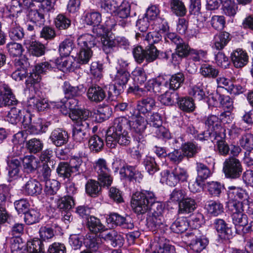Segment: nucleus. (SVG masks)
I'll list each match as a JSON object with an SVG mask.
<instances>
[{"label":"nucleus","instance_id":"f257e3e1","mask_svg":"<svg viewBox=\"0 0 253 253\" xmlns=\"http://www.w3.org/2000/svg\"><path fill=\"white\" fill-rule=\"evenodd\" d=\"M131 206L138 214H143L150 211L152 216H163L164 207L162 203L156 201L153 192L149 191H137L131 198Z\"/></svg>","mask_w":253,"mask_h":253},{"label":"nucleus","instance_id":"f03ea898","mask_svg":"<svg viewBox=\"0 0 253 253\" xmlns=\"http://www.w3.org/2000/svg\"><path fill=\"white\" fill-rule=\"evenodd\" d=\"M130 127V121L125 117L116 118L106 132V145L110 148H114L117 144L128 146L131 138L126 131Z\"/></svg>","mask_w":253,"mask_h":253},{"label":"nucleus","instance_id":"7ed1b4c3","mask_svg":"<svg viewBox=\"0 0 253 253\" xmlns=\"http://www.w3.org/2000/svg\"><path fill=\"white\" fill-rule=\"evenodd\" d=\"M94 169L97 173L98 181L90 179L85 184L86 193L92 197L99 195L102 186H110L113 180L111 174V170L104 159H99L94 165Z\"/></svg>","mask_w":253,"mask_h":253},{"label":"nucleus","instance_id":"20e7f679","mask_svg":"<svg viewBox=\"0 0 253 253\" xmlns=\"http://www.w3.org/2000/svg\"><path fill=\"white\" fill-rule=\"evenodd\" d=\"M96 38L92 35L85 34L80 36L77 39V44L79 48L77 61L79 64H87L93 55L91 48L97 43Z\"/></svg>","mask_w":253,"mask_h":253},{"label":"nucleus","instance_id":"39448f33","mask_svg":"<svg viewBox=\"0 0 253 253\" xmlns=\"http://www.w3.org/2000/svg\"><path fill=\"white\" fill-rule=\"evenodd\" d=\"M21 12L18 10L16 14L9 13L3 18V25L7 30L9 38L13 41L22 40L25 37L24 29L17 20L18 14Z\"/></svg>","mask_w":253,"mask_h":253},{"label":"nucleus","instance_id":"423d86ee","mask_svg":"<svg viewBox=\"0 0 253 253\" xmlns=\"http://www.w3.org/2000/svg\"><path fill=\"white\" fill-rule=\"evenodd\" d=\"M130 75L127 71L117 70L113 84L110 85L108 98L113 100L124 92Z\"/></svg>","mask_w":253,"mask_h":253},{"label":"nucleus","instance_id":"0eeeda50","mask_svg":"<svg viewBox=\"0 0 253 253\" xmlns=\"http://www.w3.org/2000/svg\"><path fill=\"white\" fill-rule=\"evenodd\" d=\"M57 108H60L63 109L62 113L66 115L69 113V116L71 118H75L74 116H79L80 113L84 111H86L85 109H80L78 108L79 100L77 97H71L66 98L61 100L60 102L56 101Z\"/></svg>","mask_w":253,"mask_h":253},{"label":"nucleus","instance_id":"6e6552de","mask_svg":"<svg viewBox=\"0 0 253 253\" xmlns=\"http://www.w3.org/2000/svg\"><path fill=\"white\" fill-rule=\"evenodd\" d=\"M243 168L240 160L234 157L226 159L223 165V171L225 177L231 179L239 178L242 173Z\"/></svg>","mask_w":253,"mask_h":253},{"label":"nucleus","instance_id":"1a4fd4ad","mask_svg":"<svg viewBox=\"0 0 253 253\" xmlns=\"http://www.w3.org/2000/svg\"><path fill=\"white\" fill-rule=\"evenodd\" d=\"M18 103L9 86L5 84H0V107L16 105Z\"/></svg>","mask_w":253,"mask_h":253},{"label":"nucleus","instance_id":"9d476101","mask_svg":"<svg viewBox=\"0 0 253 253\" xmlns=\"http://www.w3.org/2000/svg\"><path fill=\"white\" fill-rule=\"evenodd\" d=\"M174 215L171 212H168L166 215V219H165L163 216H151L147 220V226L148 228L153 232H157L161 230L165 225L170 223V218L173 217Z\"/></svg>","mask_w":253,"mask_h":253},{"label":"nucleus","instance_id":"9b49d317","mask_svg":"<svg viewBox=\"0 0 253 253\" xmlns=\"http://www.w3.org/2000/svg\"><path fill=\"white\" fill-rule=\"evenodd\" d=\"M107 221L124 229H131L134 227L132 220L128 215L123 216L117 213H112L107 217Z\"/></svg>","mask_w":253,"mask_h":253},{"label":"nucleus","instance_id":"f8f14e48","mask_svg":"<svg viewBox=\"0 0 253 253\" xmlns=\"http://www.w3.org/2000/svg\"><path fill=\"white\" fill-rule=\"evenodd\" d=\"M191 47L188 43L183 40L176 45L175 52L171 54V62L173 64L179 63L183 58H187L189 56Z\"/></svg>","mask_w":253,"mask_h":253},{"label":"nucleus","instance_id":"ddd939ff","mask_svg":"<svg viewBox=\"0 0 253 253\" xmlns=\"http://www.w3.org/2000/svg\"><path fill=\"white\" fill-rule=\"evenodd\" d=\"M122 177L126 178L129 181L140 183L142 179L143 175L136 169L135 167L126 165L123 166L120 170Z\"/></svg>","mask_w":253,"mask_h":253},{"label":"nucleus","instance_id":"4468645a","mask_svg":"<svg viewBox=\"0 0 253 253\" xmlns=\"http://www.w3.org/2000/svg\"><path fill=\"white\" fill-rule=\"evenodd\" d=\"M196 170L197 176L195 184L201 188L204 185V181L211 175V171L207 165L201 162L196 163Z\"/></svg>","mask_w":253,"mask_h":253},{"label":"nucleus","instance_id":"2eb2a0df","mask_svg":"<svg viewBox=\"0 0 253 253\" xmlns=\"http://www.w3.org/2000/svg\"><path fill=\"white\" fill-rule=\"evenodd\" d=\"M87 96L90 101L99 103L105 98L106 95L103 87L93 84L88 89Z\"/></svg>","mask_w":253,"mask_h":253},{"label":"nucleus","instance_id":"dca6fc26","mask_svg":"<svg viewBox=\"0 0 253 253\" xmlns=\"http://www.w3.org/2000/svg\"><path fill=\"white\" fill-rule=\"evenodd\" d=\"M101 238L109 242L113 247H121L123 244L124 238L123 236L117 233L115 230H107L100 235Z\"/></svg>","mask_w":253,"mask_h":253},{"label":"nucleus","instance_id":"f3484780","mask_svg":"<svg viewBox=\"0 0 253 253\" xmlns=\"http://www.w3.org/2000/svg\"><path fill=\"white\" fill-rule=\"evenodd\" d=\"M231 60L236 68H241L245 66L248 62V55L242 49H237L233 51L230 55Z\"/></svg>","mask_w":253,"mask_h":253},{"label":"nucleus","instance_id":"a211bd4d","mask_svg":"<svg viewBox=\"0 0 253 253\" xmlns=\"http://www.w3.org/2000/svg\"><path fill=\"white\" fill-rule=\"evenodd\" d=\"M68 134L67 131L61 128L53 130L49 136L52 143L57 147H61L68 141Z\"/></svg>","mask_w":253,"mask_h":253},{"label":"nucleus","instance_id":"6ab92c4d","mask_svg":"<svg viewBox=\"0 0 253 253\" xmlns=\"http://www.w3.org/2000/svg\"><path fill=\"white\" fill-rule=\"evenodd\" d=\"M156 102L154 98L147 97L137 101V109L142 115L146 116L156 107Z\"/></svg>","mask_w":253,"mask_h":253},{"label":"nucleus","instance_id":"aec40b11","mask_svg":"<svg viewBox=\"0 0 253 253\" xmlns=\"http://www.w3.org/2000/svg\"><path fill=\"white\" fill-rule=\"evenodd\" d=\"M231 217L236 232L238 234H242L245 226L248 222V216L243 212H236L232 214Z\"/></svg>","mask_w":253,"mask_h":253},{"label":"nucleus","instance_id":"412c9836","mask_svg":"<svg viewBox=\"0 0 253 253\" xmlns=\"http://www.w3.org/2000/svg\"><path fill=\"white\" fill-rule=\"evenodd\" d=\"M25 194L37 196L42 193V184L37 180L30 178L22 187Z\"/></svg>","mask_w":253,"mask_h":253},{"label":"nucleus","instance_id":"4be33fe9","mask_svg":"<svg viewBox=\"0 0 253 253\" xmlns=\"http://www.w3.org/2000/svg\"><path fill=\"white\" fill-rule=\"evenodd\" d=\"M205 124L208 129L218 132L221 136H224L225 129L222 126L221 121L217 116L213 115L208 116Z\"/></svg>","mask_w":253,"mask_h":253},{"label":"nucleus","instance_id":"5701e85b","mask_svg":"<svg viewBox=\"0 0 253 253\" xmlns=\"http://www.w3.org/2000/svg\"><path fill=\"white\" fill-rule=\"evenodd\" d=\"M90 115H91V112L86 110L84 111L79 116H74L75 118H71L72 120L76 121L74 128L89 131L90 121L88 118Z\"/></svg>","mask_w":253,"mask_h":253},{"label":"nucleus","instance_id":"b1692460","mask_svg":"<svg viewBox=\"0 0 253 253\" xmlns=\"http://www.w3.org/2000/svg\"><path fill=\"white\" fill-rule=\"evenodd\" d=\"M213 225L219 234V236L224 239H229L232 236V231L231 227H228L226 222L222 219L216 218L213 222Z\"/></svg>","mask_w":253,"mask_h":253},{"label":"nucleus","instance_id":"393cba45","mask_svg":"<svg viewBox=\"0 0 253 253\" xmlns=\"http://www.w3.org/2000/svg\"><path fill=\"white\" fill-rule=\"evenodd\" d=\"M164 238H157L152 244V249L157 253H175L174 246L167 244Z\"/></svg>","mask_w":253,"mask_h":253},{"label":"nucleus","instance_id":"a878e982","mask_svg":"<svg viewBox=\"0 0 253 253\" xmlns=\"http://www.w3.org/2000/svg\"><path fill=\"white\" fill-rule=\"evenodd\" d=\"M45 13L42 12L40 9H30L28 12V18L29 20L33 22L35 26L40 27L43 25L45 22Z\"/></svg>","mask_w":253,"mask_h":253},{"label":"nucleus","instance_id":"bb28decb","mask_svg":"<svg viewBox=\"0 0 253 253\" xmlns=\"http://www.w3.org/2000/svg\"><path fill=\"white\" fill-rule=\"evenodd\" d=\"M179 212L182 214H188L194 211L197 205L194 199L185 198L179 203Z\"/></svg>","mask_w":253,"mask_h":253},{"label":"nucleus","instance_id":"cd10ccee","mask_svg":"<svg viewBox=\"0 0 253 253\" xmlns=\"http://www.w3.org/2000/svg\"><path fill=\"white\" fill-rule=\"evenodd\" d=\"M87 225L89 231L95 234L98 233L102 234L107 230L105 226L101 222L100 220L93 216H91L87 219Z\"/></svg>","mask_w":253,"mask_h":253},{"label":"nucleus","instance_id":"c85d7f7f","mask_svg":"<svg viewBox=\"0 0 253 253\" xmlns=\"http://www.w3.org/2000/svg\"><path fill=\"white\" fill-rule=\"evenodd\" d=\"M24 171L27 173L34 172L38 167L39 162L33 155L25 156L21 159Z\"/></svg>","mask_w":253,"mask_h":253},{"label":"nucleus","instance_id":"c756f323","mask_svg":"<svg viewBox=\"0 0 253 253\" xmlns=\"http://www.w3.org/2000/svg\"><path fill=\"white\" fill-rule=\"evenodd\" d=\"M25 146L30 153L37 154L42 151L43 143L40 139L34 138L26 141Z\"/></svg>","mask_w":253,"mask_h":253},{"label":"nucleus","instance_id":"7c9ffc66","mask_svg":"<svg viewBox=\"0 0 253 253\" xmlns=\"http://www.w3.org/2000/svg\"><path fill=\"white\" fill-rule=\"evenodd\" d=\"M10 248L13 253H27V243L23 241L20 237L10 239Z\"/></svg>","mask_w":253,"mask_h":253},{"label":"nucleus","instance_id":"2f4dec72","mask_svg":"<svg viewBox=\"0 0 253 253\" xmlns=\"http://www.w3.org/2000/svg\"><path fill=\"white\" fill-rule=\"evenodd\" d=\"M230 34L226 32L219 33L214 36V46L217 50L222 49L230 41Z\"/></svg>","mask_w":253,"mask_h":253},{"label":"nucleus","instance_id":"473e14b6","mask_svg":"<svg viewBox=\"0 0 253 253\" xmlns=\"http://www.w3.org/2000/svg\"><path fill=\"white\" fill-rule=\"evenodd\" d=\"M179 99L178 93L174 90L167 91L159 96L160 101L164 105L171 106L177 103Z\"/></svg>","mask_w":253,"mask_h":253},{"label":"nucleus","instance_id":"72a5a7b5","mask_svg":"<svg viewBox=\"0 0 253 253\" xmlns=\"http://www.w3.org/2000/svg\"><path fill=\"white\" fill-rule=\"evenodd\" d=\"M8 175L11 178L10 180L17 179L21 168V161L17 159H13L8 163Z\"/></svg>","mask_w":253,"mask_h":253},{"label":"nucleus","instance_id":"f704fd0d","mask_svg":"<svg viewBox=\"0 0 253 253\" xmlns=\"http://www.w3.org/2000/svg\"><path fill=\"white\" fill-rule=\"evenodd\" d=\"M205 209L209 213L213 216L218 215L222 213L224 210L222 204L215 201L207 202L205 205Z\"/></svg>","mask_w":253,"mask_h":253},{"label":"nucleus","instance_id":"c9c22d12","mask_svg":"<svg viewBox=\"0 0 253 253\" xmlns=\"http://www.w3.org/2000/svg\"><path fill=\"white\" fill-rule=\"evenodd\" d=\"M88 146L91 152L95 153H98L103 148V139L97 135H94L89 139Z\"/></svg>","mask_w":253,"mask_h":253},{"label":"nucleus","instance_id":"e433bc0d","mask_svg":"<svg viewBox=\"0 0 253 253\" xmlns=\"http://www.w3.org/2000/svg\"><path fill=\"white\" fill-rule=\"evenodd\" d=\"M177 103L178 107L186 112H192L195 108L193 99L189 97H179Z\"/></svg>","mask_w":253,"mask_h":253},{"label":"nucleus","instance_id":"4c0bfd02","mask_svg":"<svg viewBox=\"0 0 253 253\" xmlns=\"http://www.w3.org/2000/svg\"><path fill=\"white\" fill-rule=\"evenodd\" d=\"M227 194L230 200L237 201L246 197V193L244 190L235 186H229L228 188Z\"/></svg>","mask_w":253,"mask_h":253},{"label":"nucleus","instance_id":"58836bf2","mask_svg":"<svg viewBox=\"0 0 253 253\" xmlns=\"http://www.w3.org/2000/svg\"><path fill=\"white\" fill-rule=\"evenodd\" d=\"M28 50L30 54L40 57L44 54L45 46L39 42L32 41L28 47Z\"/></svg>","mask_w":253,"mask_h":253},{"label":"nucleus","instance_id":"ea45409f","mask_svg":"<svg viewBox=\"0 0 253 253\" xmlns=\"http://www.w3.org/2000/svg\"><path fill=\"white\" fill-rule=\"evenodd\" d=\"M185 76L181 72L172 75L169 79V87L170 89L175 90L179 88L183 84Z\"/></svg>","mask_w":253,"mask_h":253},{"label":"nucleus","instance_id":"a19ab883","mask_svg":"<svg viewBox=\"0 0 253 253\" xmlns=\"http://www.w3.org/2000/svg\"><path fill=\"white\" fill-rule=\"evenodd\" d=\"M74 200L72 196H65L57 199V206L60 210L69 211L74 206Z\"/></svg>","mask_w":253,"mask_h":253},{"label":"nucleus","instance_id":"79ce46f5","mask_svg":"<svg viewBox=\"0 0 253 253\" xmlns=\"http://www.w3.org/2000/svg\"><path fill=\"white\" fill-rule=\"evenodd\" d=\"M170 6L172 13L178 16H184L186 14V8L181 0H170Z\"/></svg>","mask_w":253,"mask_h":253},{"label":"nucleus","instance_id":"37998d69","mask_svg":"<svg viewBox=\"0 0 253 253\" xmlns=\"http://www.w3.org/2000/svg\"><path fill=\"white\" fill-rule=\"evenodd\" d=\"M56 172L58 175L63 179L69 178L72 173H74L69 163L65 162L59 163L56 169Z\"/></svg>","mask_w":253,"mask_h":253},{"label":"nucleus","instance_id":"c03bdc74","mask_svg":"<svg viewBox=\"0 0 253 253\" xmlns=\"http://www.w3.org/2000/svg\"><path fill=\"white\" fill-rule=\"evenodd\" d=\"M74 47L75 44L72 40L65 39L59 45V53L62 56H68Z\"/></svg>","mask_w":253,"mask_h":253},{"label":"nucleus","instance_id":"a18cd8bd","mask_svg":"<svg viewBox=\"0 0 253 253\" xmlns=\"http://www.w3.org/2000/svg\"><path fill=\"white\" fill-rule=\"evenodd\" d=\"M209 243V240L204 236H201L193 240L190 245L191 249L195 252L199 253L203 251Z\"/></svg>","mask_w":253,"mask_h":253},{"label":"nucleus","instance_id":"49530a36","mask_svg":"<svg viewBox=\"0 0 253 253\" xmlns=\"http://www.w3.org/2000/svg\"><path fill=\"white\" fill-rule=\"evenodd\" d=\"M69 164L73 172L81 173L85 170V165L81 157L74 156L72 157Z\"/></svg>","mask_w":253,"mask_h":253},{"label":"nucleus","instance_id":"de8ad7c7","mask_svg":"<svg viewBox=\"0 0 253 253\" xmlns=\"http://www.w3.org/2000/svg\"><path fill=\"white\" fill-rule=\"evenodd\" d=\"M181 149L184 157H186L188 158L194 157L199 150L198 146L191 142L182 144Z\"/></svg>","mask_w":253,"mask_h":253},{"label":"nucleus","instance_id":"09e8293b","mask_svg":"<svg viewBox=\"0 0 253 253\" xmlns=\"http://www.w3.org/2000/svg\"><path fill=\"white\" fill-rule=\"evenodd\" d=\"M216 139L217 149L218 153L222 156H226L229 154L230 148L225 140L226 133L224 132V136L219 135Z\"/></svg>","mask_w":253,"mask_h":253},{"label":"nucleus","instance_id":"8fccbe9b","mask_svg":"<svg viewBox=\"0 0 253 253\" xmlns=\"http://www.w3.org/2000/svg\"><path fill=\"white\" fill-rule=\"evenodd\" d=\"M101 238L91 234L87 235L84 240V244L87 248L92 251H96L101 245Z\"/></svg>","mask_w":253,"mask_h":253},{"label":"nucleus","instance_id":"3c124183","mask_svg":"<svg viewBox=\"0 0 253 253\" xmlns=\"http://www.w3.org/2000/svg\"><path fill=\"white\" fill-rule=\"evenodd\" d=\"M219 71L214 67L208 64H203L200 68V73L206 78H215L219 74Z\"/></svg>","mask_w":253,"mask_h":253},{"label":"nucleus","instance_id":"603ef678","mask_svg":"<svg viewBox=\"0 0 253 253\" xmlns=\"http://www.w3.org/2000/svg\"><path fill=\"white\" fill-rule=\"evenodd\" d=\"M41 214L38 210L30 209L24 214V221L28 225H31L38 222L40 219Z\"/></svg>","mask_w":253,"mask_h":253},{"label":"nucleus","instance_id":"864d4df0","mask_svg":"<svg viewBox=\"0 0 253 253\" xmlns=\"http://www.w3.org/2000/svg\"><path fill=\"white\" fill-rule=\"evenodd\" d=\"M29 105L33 106L38 111H44L45 109L47 108L49 104L47 100L44 98L37 97L33 96L30 98L29 100Z\"/></svg>","mask_w":253,"mask_h":253},{"label":"nucleus","instance_id":"5fc2aeb1","mask_svg":"<svg viewBox=\"0 0 253 253\" xmlns=\"http://www.w3.org/2000/svg\"><path fill=\"white\" fill-rule=\"evenodd\" d=\"M159 50L154 45H148L145 48V60L147 63L154 62L159 56Z\"/></svg>","mask_w":253,"mask_h":253},{"label":"nucleus","instance_id":"6e6d98bb","mask_svg":"<svg viewBox=\"0 0 253 253\" xmlns=\"http://www.w3.org/2000/svg\"><path fill=\"white\" fill-rule=\"evenodd\" d=\"M60 183L54 179H50L45 181L44 192L46 195L53 196L55 195L59 189Z\"/></svg>","mask_w":253,"mask_h":253},{"label":"nucleus","instance_id":"4d7b16f0","mask_svg":"<svg viewBox=\"0 0 253 253\" xmlns=\"http://www.w3.org/2000/svg\"><path fill=\"white\" fill-rule=\"evenodd\" d=\"M112 110L111 108L106 105L104 107H99L95 113L96 121L99 123L102 122L109 118L111 116Z\"/></svg>","mask_w":253,"mask_h":253},{"label":"nucleus","instance_id":"13d9d810","mask_svg":"<svg viewBox=\"0 0 253 253\" xmlns=\"http://www.w3.org/2000/svg\"><path fill=\"white\" fill-rule=\"evenodd\" d=\"M188 226V222L184 218H177L170 226L171 231L177 234L185 231Z\"/></svg>","mask_w":253,"mask_h":253},{"label":"nucleus","instance_id":"bf43d9fd","mask_svg":"<svg viewBox=\"0 0 253 253\" xmlns=\"http://www.w3.org/2000/svg\"><path fill=\"white\" fill-rule=\"evenodd\" d=\"M143 163L145 169L150 175H153L159 170V166L154 158L147 157L144 160Z\"/></svg>","mask_w":253,"mask_h":253},{"label":"nucleus","instance_id":"052dcab7","mask_svg":"<svg viewBox=\"0 0 253 253\" xmlns=\"http://www.w3.org/2000/svg\"><path fill=\"white\" fill-rule=\"evenodd\" d=\"M21 110L20 108L13 107L7 114L5 119L12 124H16L21 120Z\"/></svg>","mask_w":253,"mask_h":253},{"label":"nucleus","instance_id":"680f3d73","mask_svg":"<svg viewBox=\"0 0 253 253\" xmlns=\"http://www.w3.org/2000/svg\"><path fill=\"white\" fill-rule=\"evenodd\" d=\"M27 253H43L44 248L42 241L40 239H36L27 242Z\"/></svg>","mask_w":253,"mask_h":253},{"label":"nucleus","instance_id":"e2e57ef3","mask_svg":"<svg viewBox=\"0 0 253 253\" xmlns=\"http://www.w3.org/2000/svg\"><path fill=\"white\" fill-rule=\"evenodd\" d=\"M102 49L106 54L112 51L113 47L116 46V39H112L108 35L101 38Z\"/></svg>","mask_w":253,"mask_h":253},{"label":"nucleus","instance_id":"0e129e2a","mask_svg":"<svg viewBox=\"0 0 253 253\" xmlns=\"http://www.w3.org/2000/svg\"><path fill=\"white\" fill-rule=\"evenodd\" d=\"M146 128V124L143 117L136 119L134 122L130 121V127L127 129H131L135 133H143Z\"/></svg>","mask_w":253,"mask_h":253},{"label":"nucleus","instance_id":"69168bd1","mask_svg":"<svg viewBox=\"0 0 253 253\" xmlns=\"http://www.w3.org/2000/svg\"><path fill=\"white\" fill-rule=\"evenodd\" d=\"M134 81L137 84H142L147 80V76L144 69L141 67H136L132 72Z\"/></svg>","mask_w":253,"mask_h":253},{"label":"nucleus","instance_id":"338daca9","mask_svg":"<svg viewBox=\"0 0 253 253\" xmlns=\"http://www.w3.org/2000/svg\"><path fill=\"white\" fill-rule=\"evenodd\" d=\"M14 205L18 214H24L30 209V205L28 200L25 198L15 201Z\"/></svg>","mask_w":253,"mask_h":253},{"label":"nucleus","instance_id":"774afa93","mask_svg":"<svg viewBox=\"0 0 253 253\" xmlns=\"http://www.w3.org/2000/svg\"><path fill=\"white\" fill-rule=\"evenodd\" d=\"M241 146L247 151L251 152L253 150V135L247 133L240 140Z\"/></svg>","mask_w":253,"mask_h":253}]
</instances>
